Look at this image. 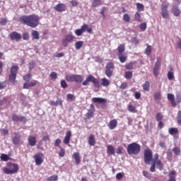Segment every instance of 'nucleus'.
Returning <instances> with one entry per match:
<instances>
[{
	"label": "nucleus",
	"mask_w": 181,
	"mask_h": 181,
	"mask_svg": "<svg viewBox=\"0 0 181 181\" xmlns=\"http://www.w3.org/2000/svg\"><path fill=\"white\" fill-rule=\"evenodd\" d=\"M90 107V109L88 110V112L86 115L88 119H91L94 117V112H95L94 105L91 104Z\"/></svg>",
	"instance_id": "obj_16"
},
{
	"label": "nucleus",
	"mask_w": 181,
	"mask_h": 181,
	"mask_svg": "<svg viewBox=\"0 0 181 181\" xmlns=\"http://www.w3.org/2000/svg\"><path fill=\"white\" fill-rule=\"evenodd\" d=\"M74 35L71 33L66 35L64 39L62 40V45L64 47H67L69 43H71V42L74 40Z\"/></svg>",
	"instance_id": "obj_12"
},
{
	"label": "nucleus",
	"mask_w": 181,
	"mask_h": 181,
	"mask_svg": "<svg viewBox=\"0 0 181 181\" xmlns=\"http://www.w3.org/2000/svg\"><path fill=\"white\" fill-rule=\"evenodd\" d=\"M117 56L120 63H125V62H127V59L128 57L127 54H118Z\"/></svg>",
	"instance_id": "obj_28"
},
{
	"label": "nucleus",
	"mask_w": 181,
	"mask_h": 181,
	"mask_svg": "<svg viewBox=\"0 0 181 181\" xmlns=\"http://www.w3.org/2000/svg\"><path fill=\"white\" fill-rule=\"evenodd\" d=\"M139 28L142 32H145V30H146V23H141Z\"/></svg>",
	"instance_id": "obj_58"
},
{
	"label": "nucleus",
	"mask_w": 181,
	"mask_h": 181,
	"mask_svg": "<svg viewBox=\"0 0 181 181\" xmlns=\"http://www.w3.org/2000/svg\"><path fill=\"white\" fill-rule=\"evenodd\" d=\"M43 157H44V155L42 153H37L33 156L35 165H37V166H40V165L43 163Z\"/></svg>",
	"instance_id": "obj_14"
},
{
	"label": "nucleus",
	"mask_w": 181,
	"mask_h": 181,
	"mask_svg": "<svg viewBox=\"0 0 181 181\" xmlns=\"http://www.w3.org/2000/svg\"><path fill=\"white\" fill-rule=\"evenodd\" d=\"M18 70H19V66L18 64L13 65L10 69V74H18Z\"/></svg>",
	"instance_id": "obj_26"
},
{
	"label": "nucleus",
	"mask_w": 181,
	"mask_h": 181,
	"mask_svg": "<svg viewBox=\"0 0 181 181\" xmlns=\"http://www.w3.org/2000/svg\"><path fill=\"white\" fill-rule=\"evenodd\" d=\"M162 98V94L160 92L157 91L154 93V100H160Z\"/></svg>",
	"instance_id": "obj_49"
},
{
	"label": "nucleus",
	"mask_w": 181,
	"mask_h": 181,
	"mask_svg": "<svg viewBox=\"0 0 181 181\" xmlns=\"http://www.w3.org/2000/svg\"><path fill=\"white\" fill-rule=\"evenodd\" d=\"M14 135L16 136H14L12 139L13 144L14 145H19V142H21V136H19V134H18V132H14Z\"/></svg>",
	"instance_id": "obj_24"
},
{
	"label": "nucleus",
	"mask_w": 181,
	"mask_h": 181,
	"mask_svg": "<svg viewBox=\"0 0 181 181\" xmlns=\"http://www.w3.org/2000/svg\"><path fill=\"white\" fill-rule=\"evenodd\" d=\"M142 174H143V175H144L145 177H146L147 179H151V175L150 173H148V172L146 171V170H144V171L142 172Z\"/></svg>",
	"instance_id": "obj_60"
},
{
	"label": "nucleus",
	"mask_w": 181,
	"mask_h": 181,
	"mask_svg": "<svg viewBox=\"0 0 181 181\" xmlns=\"http://www.w3.org/2000/svg\"><path fill=\"white\" fill-rule=\"evenodd\" d=\"M175 175H176V171H170V173L168 174V176L170 177L168 181H176V177H175Z\"/></svg>",
	"instance_id": "obj_32"
},
{
	"label": "nucleus",
	"mask_w": 181,
	"mask_h": 181,
	"mask_svg": "<svg viewBox=\"0 0 181 181\" xmlns=\"http://www.w3.org/2000/svg\"><path fill=\"white\" fill-rule=\"evenodd\" d=\"M168 8H169V3L168 1H165L161 4V16L163 19H168L169 18Z\"/></svg>",
	"instance_id": "obj_9"
},
{
	"label": "nucleus",
	"mask_w": 181,
	"mask_h": 181,
	"mask_svg": "<svg viewBox=\"0 0 181 181\" xmlns=\"http://www.w3.org/2000/svg\"><path fill=\"white\" fill-rule=\"evenodd\" d=\"M50 105H52L53 107H63V100L59 99L57 101H50L49 103Z\"/></svg>",
	"instance_id": "obj_23"
},
{
	"label": "nucleus",
	"mask_w": 181,
	"mask_h": 181,
	"mask_svg": "<svg viewBox=\"0 0 181 181\" xmlns=\"http://www.w3.org/2000/svg\"><path fill=\"white\" fill-rule=\"evenodd\" d=\"M173 152H174L175 155L179 156L180 155V148L179 147H175L173 148Z\"/></svg>",
	"instance_id": "obj_55"
},
{
	"label": "nucleus",
	"mask_w": 181,
	"mask_h": 181,
	"mask_svg": "<svg viewBox=\"0 0 181 181\" xmlns=\"http://www.w3.org/2000/svg\"><path fill=\"white\" fill-rule=\"evenodd\" d=\"M9 37L11 40L19 42L20 40H22V34L16 31H13L9 34Z\"/></svg>",
	"instance_id": "obj_13"
},
{
	"label": "nucleus",
	"mask_w": 181,
	"mask_h": 181,
	"mask_svg": "<svg viewBox=\"0 0 181 181\" xmlns=\"http://www.w3.org/2000/svg\"><path fill=\"white\" fill-rule=\"evenodd\" d=\"M90 81L93 83V84H94L95 87H96L97 88H100V87H101L100 81H98V79L95 78V77H94V76L93 75H88L86 77V80L82 83V85L88 86V83H90Z\"/></svg>",
	"instance_id": "obj_6"
},
{
	"label": "nucleus",
	"mask_w": 181,
	"mask_h": 181,
	"mask_svg": "<svg viewBox=\"0 0 181 181\" xmlns=\"http://www.w3.org/2000/svg\"><path fill=\"white\" fill-rule=\"evenodd\" d=\"M54 9L57 11V12H64L66 11V4H58L54 7Z\"/></svg>",
	"instance_id": "obj_20"
},
{
	"label": "nucleus",
	"mask_w": 181,
	"mask_h": 181,
	"mask_svg": "<svg viewBox=\"0 0 181 181\" xmlns=\"http://www.w3.org/2000/svg\"><path fill=\"white\" fill-rule=\"evenodd\" d=\"M16 74H10L8 76V80L10 83H15L16 80Z\"/></svg>",
	"instance_id": "obj_43"
},
{
	"label": "nucleus",
	"mask_w": 181,
	"mask_h": 181,
	"mask_svg": "<svg viewBox=\"0 0 181 181\" xmlns=\"http://www.w3.org/2000/svg\"><path fill=\"white\" fill-rule=\"evenodd\" d=\"M8 86V82L6 81L0 82V90H4Z\"/></svg>",
	"instance_id": "obj_54"
},
{
	"label": "nucleus",
	"mask_w": 181,
	"mask_h": 181,
	"mask_svg": "<svg viewBox=\"0 0 181 181\" xmlns=\"http://www.w3.org/2000/svg\"><path fill=\"white\" fill-rule=\"evenodd\" d=\"M149 88H151V83L147 81L143 84V89L144 91H149Z\"/></svg>",
	"instance_id": "obj_40"
},
{
	"label": "nucleus",
	"mask_w": 181,
	"mask_h": 181,
	"mask_svg": "<svg viewBox=\"0 0 181 181\" xmlns=\"http://www.w3.org/2000/svg\"><path fill=\"white\" fill-rule=\"evenodd\" d=\"M22 37L23 40H29V39L30 38V35H29V33L25 32L23 33Z\"/></svg>",
	"instance_id": "obj_48"
},
{
	"label": "nucleus",
	"mask_w": 181,
	"mask_h": 181,
	"mask_svg": "<svg viewBox=\"0 0 181 181\" xmlns=\"http://www.w3.org/2000/svg\"><path fill=\"white\" fill-rule=\"evenodd\" d=\"M51 80H56L57 78V73L52 71L49 74Z\"/></svg>",
	"instance_id": "obj_52"
},
{
	"label": "nucleus",
	"mask_w": 181,
	"mask_h": 181,
	"mask_svg": "<svg viewBox=\"0 0 181 181\" xmlns=\"http://www.w3.org/2000/svg\"><path fill=\"white\" fill-rule=\"evenodd\" d=\"M127 151L129 155H138L141 152V145L133 142L127 146Z\"/></svg>",
	"instance_id": "obj_4"
},
{
	"label": "nucleus",
	"mask_w": 181,
	"mask_h": 181,
	"mask_svg": "<svg viewBox=\"0 0 181 181\" xmlns=\"http://www.w3.org/2000/svg\"><path fill=\"white\" fill-rule=\"evenodd\" d=\"M84 33L83 32V30L81 29H76L75 30V34L76 35V36H81Z\"/></svg>",
	"instance_id": "obj_62"
},
{
	"label": "nucleus",
	"mask_w": 181,
	"mask_h": 181,
	"mask_svg": "<svg viewBox=\"0 0 181 181\" xmlns=\"http://www.w3.org/2000/svg\"><path fill=\"white\" fill-rule=\"evenodd\" d=\"M117 52H118V54H122V53L125 52V45L122 44L119 45L117 47Z\"/></svg>",
	"instance_id": "obj_37"
},
{
	"label": "nucleus",
	"mask_w": 181,
	"mask_h": 181,
	"mask_svg": "<svg viewBox=\"0 0 181 181\" xmlns=\"http://www.w3.org/2000/svg\"><path fill=\"white\" fill-rule=\"evenodd\" d=\"M167 98L170 101L172 107H177V104H180L181 103V93H178L176 94V98L175 100V95L172 93L167 94Z\"/></svg>",
	"instance_id": "obj_5"
},
{
	"label": "nucleus",
	"mask_w": 181,
	"mask_h": 181,
	"mask_svg": "<svg viewBox=\"0 0 181 181\" xmlns=\"http://www.w3.org/2000/svg\"><path fill=\"white\" fill-rule=\"evenodd\" d=\"M88 144L90 146H94L95 145V139H94V135L91 134L89 136Z\"/></svg>",
	"instance_id": "obj_31"
},
{
	"label": "nucleus",
	"mask_w": 181,
	"mask_h": 181,
	"mask_svg": "<svg viewBox=\"0 0 181 181\" xmlns=\"http://www.w3.org/2000/svg\"><path fill=\"white\" fill-rule=\"evenodd\" d=\"M12 120L14 122H19V121L21 122H26L27 121L26 117H25V116H18V115H13Z\"/></svg>",
	"instance_id": "obj_17"
},
{
	"label": "nucleus",
	"mask_w": 181,
	"mask_h": 181,
	"mask_svg": "<svg viewBox=\"0 0 181 181\" xmlns=\"http://www.w3.org/2000/svg\"><path fill=\"white\" fill-rule=\"evenodd\" d=\"M57 179H58L57 175H52V176L48 177L47 179V181H56V180H57Z\"/></svg>",
	"instance_id": "obj_63"
},
{
	"label": "nucleus",
	"mask_w": 181,
	"mask_h": 181,
	"mask_svg": "<svg viewBox=\"0 0 181 181\" xmlns=\"http://www.w3.org/2000/svg\"><path fill=\"white\" fill-rule=\"evenodd\" d=\"M31 35L33 36V39H35V40H39V39H40L39 32H37V30H33L31 33Z\"/></svg>",
	"instance_id": "obj_33"
},
{
	"label": "nucleus",
	"mask_w": 181,
	"mask_h": 181,
	"mask_svg": "<svg viewBox=\"0 0 181 181\" xmlns=\"http://www.w3.org/2000/svg\"><path fill=\"white\" fill-rule=\"evenodd\" d=\"M171 12L174 15V16H180L181 11L177 6H173L171 8Z\"/></svg>",
	"instance_id": "obj_21"
},
{
	"label": "nucleus",
	"mask_w": 181,
	"mask_h": 181,
	"mask_svg": "<svg viewBox=\"0 0 181 181\" xmlns=\"http://www.w3.org/2000/svg\"><path fill=\"white\" fill-rule=\"evenodd\" d=\"M124 77L127 80H131L132 78V71H128L124 73Z\"/></svg>",
	"instance_id": "obj_44"
},
{
	"label": "nucleus",
	"mask_w": 181,
	"mask_h": 181,
	"mask_svg": "<svg viewBox=\"0 0 181 181\" xmlns=\"http://www.w3.org/2000/svg\"><path fill=\"white\" fill-rule=\"evenodd\" d=\"M127 110L129 112H133L134 114L138 112V110H136V107L132 104L128 105Z\"/></svg>",
	"instance_id": "obj_30"
},
{
	"label": "nucleus",
	"mask_w": 181,
	"mask_h": 181,
	"mask_svg": "<svg viewBox=\"0 0 181 181\" xmlns=\"http://www.w3.org/2000/svg\"><path fill=\"white\" fill-rule=\"evenodd\" d=\"M173 69H170V71L168 72V80H173L175 78V75H173Z\"/></svg>",
	"instance_id": "obj_47"
},
{
	"label": "nucleus",
	"mask_w": 181,
	"mask_h": 181,
	"mask_svg": "<svg viewBox=\"0 0 181 181\" xmlns=\"http://www.w3.org/2000/svg\"><path fill=\"white\" fill-rule=\"evenodd\" d=\"M123 21H124V22H129L131 21V18L128 13L124 14Z\"/></svg>",
	"instance_id": "obj_56"
},
{
	"label": "nucleus",
	"mask_w": 181,
	"mask_h": 181,
	"mask_svg": "<svg viewBox=\"0 0 181 181\" xmlns=\"http://www.w3.org/2000/svg\"><path fill=\"white\" fill-rule=\"evenodd\" d=\"M114 63L110 62H108L107 64H106V66H105V74L107 76V77H108L109 78H111V77L112 76V70H114Z\"/></svg>",
	"instance_id": "obj_11"
},
{
	"label": "nucleus",
	"mask_w": 181,
	"mask_h": 181,
	"mask_svg": "<svg viewBox=\"0 0 181 181\" xmlns=\"http://www.w3.org/2000/svg\"><path fill=\"white\" fill-rule=\"evenodd\" d=\"M144 53L146 54V56H151V54L152 53V47H151L149 45H147Z\"/></svg>",
	"instance_id": "obj_39"
},
{
	"label": "nucleus",
	"mask_w": 181,
	"mask_h": 181,
	"mask_svg": "<svg viewBox=\"0 0 181 181\" xmlns=\"http://www.w3.org/2000/svg\"><path fill=\"white\" fill-rule=\"evenodd\" d=\"M136 9L139 12H144L145 11V6L141 3H136Z\"/></svg>",
	"instance_id": "obj_36"
},
{
	"label": "nucleus",
	"mask_w": 181,
	"mask_h": 181,
	"mask_svg": "<svg viewBox=\"0 0 181 181\" xmlns=\"http://www.w3.org/2000/svg\"><path fill=\"white\" fill-rule=\"evenodd\" d=\"M60 151L59 153V155L61 158H63V156H64V155H66V150L64 148H63L62 147H60Z\"/></svg>",
	"instance_id": "obj_57"
},
{
	"label": "nucleus",
	"mask_w": 181,
	"mask_h": 181,
	"mask_svg": "<svg viewBox=\"0 0 181 181\" xmlns=\"http://www.w3.org/2000/svg\"><path fill=\"white\" fill-rule=\"evenodd\" d=\"M92 103L94 104H102V108L107 107V100L103 98H93Z\"/></svg>",
	"instance_id": "obj_15"
},
{
	"label": "nucleus",
	"mask_w": 181,
	"mask_h": 181,
	"mask_svg": "<svg viewBox=\"0 0 181 181\" xmlns=\"http://www.w3.org/2000/svg\"><path fill=\"white\" fill-rule=\"evenodd\" d=\"M156 121L160 122L163 119V115H162L160 112H158L156 114Z\"/></svg>",
	"instance_id": "obj_53"
},
{
	"label": "nucleus",
	"mask_w": 181,
	"mask_h": 181,
	"mask_svg": "<svg viewBox=\"0 0 181 181\" xmlns=\"http://www.w3.org/2000/svg\"><path fill=\"white\" fill-rule=\"evenodd\" d=\"M67 100H71V101H74L76 100V97H74V95L69 93L66 95Z\"/></svg>",
	"instance_id": "obj_59"
},
{
	"label": "nucleus",
	"mask_w": 181,
	"mask_h": 181,
	"mask_svg": "<svg viewBox=\"0 0 181 181\" xmlns=\"http://www.w3.org/2000/svg\"><path fill=\"white\" fill-rule=\"evenodd\" d=\"M168 132L170 135H176V134H179V129H177V128L175 127H172L168 129Z\"/></svg>",
	"instance_id": "obj_34"
},
{
	"label": "nucleus",
	"mask_w": 181,
	"mask_h": 181,
	"mask_svg": "<svg viewBox=\"0 0 181 181\" xmlns=\"http://www.w3.org/2000/svg\"><path fill=\"white\" fill-rule=\"evenodd\" d=\"M61 144H62V139H57L56 141H54V146H57L58 148H62V146H60Z\"/></svg>",
	"instance_id": "obj_61"
},
{
	"label": "nucleus",
	"mask_w": 181,
	"mask_h": 181,
	"mask_svg": "<svg viewBox=\"0 0 181 181\" xmlns=\"http://www.w3.org/2000/svg\"><path fill=\"white\" fill-rule=\"evenodd\" d=\"M8 23V20L6 18H0V25L1 26H5Z\"/></svg>",
	"instance_id": "obj_51"
},
{
	"label": "nucleus",
	"mask_w": 181,
	"mask_h": 181,
	"mask_svg": "<svg viewBox=\"0 0 181 181\" xmlns=\"http://www.w3.org/2000/svg\"><path fill=\"white\" fill-rule=\"evenodd\" d=\"M73 158L75 159V162L76 165H79L81 160L80 159V153L76 152L73 155Z\"/></svg>",
	"instance_id": "obj_29"
},
{
	"label": "nucleus",
	"mask_w": 181,
	"mask_h": 181,
	"mask_svg": "<svg viewBox=\"0 0 181 181\" xmlns=\"http://www.w3.org/2000/svg\"><path fill=\"white\" fill-rule=\"evenodd\" d=\"M124 177V173H119L116 175V179L117 180H121Z\"/></svg>",
	"instance_id": "obj_64"
},
{
	"label": "nucleus",
	"mask_w": 181,
	"mask_h": 181,
	"mask_svg": "<svg viewBox=\"0 0 181 181\" xmlns=\"http://www.w3.org/2000/svg\"><path fill=\"white\" fill-rule=\"evenodd\" d=\"M23 78L24 81H25V83L23 84V88L25 90H29L30 87H35V86L37 84V81L36 80H33L31 82H29L32 79V74L30 73L25 75Z\"/></svg>",
	"instance_id": "obj_3"
},
{
	"label": "nucleus",
	"mask_w": 181,
	"mask_h": 181,
	"mask_svg": "<svg viewBox=\"0 0 181 181\" xmlns=\"http://www.w3.org/2000/svg\"><path fill=\"white\" fill-rule=\"evenodd\" d=\"M81 30H82L83 33H84V32H87L88 33H93V28H88V25H87V24H83L81 27Z\"/></svg>",
	"instance_id": "obj_25"
},
{
	"label": "nucleus",
	"mask_w": 181,
	"mask_h": 181,
	"mask_svg": "<svg viewBox=\"0 0 181 181\" xmlns=\"http://www.w3.org/2000/svg\"><path fill=\"white\" fill-rule=\"evenodd\" d=\"M0 159L4 162H8V160H9V156L5 153H3L1 155Z\"/></svg>",
	"instance_id": "obj_45"
},
{
	"label": "nucleus",
	"mask_w": 181,
	"mask_h": 181,
	"mask_svg": "<svg viewBox=\"0 0 181 181\" xmlns=\"http://www.w3.org/2000/svg\"><path fill=\"white\" fill-rule=\"evenodd\" d=\"M144 163H146V165H149V163L153 160V154L152 153V150L150 148H146L144 150Z\"/></svg>",
	"instance_id": "obj_8"
},
{
	"label": "nucleus",
	"mask_w": 181,
	"mask_h": 181,
	"mask_svg": "<svg viewBox=\"0 0 181 181\" xmlns=\"http://www.w3.org/2000/svg\"><path fill=\"white\" fill-rule=\"evenodd\" d=\"M117 125H118V121H117V119H114L110 120L108 124L109 129H115Z\"/></svg>",
	"instance_id": "obj_22"
},
{
	"label": "nucleus",
	"mask_w": 181,
	"mask_h": 181,
	"mask_svg": "<svg viewBox=\"0 0 181 181\" xmlns=\"http://www.w3.org/2000/svg\"><path fill=\"white\" fill-rule=\"evenodd\" d=\"M156 166H157V168L160 170H162L163 169V163H162V160H153V164L151 165V166L150 168V172H155Z\"/></svg>",
	"instance_id": "obj_10"
},
{
	"label": "nucleus",
	"mask_w": 181,
	"mask_h": 181,
	"mask_svg": "<svg viewBox=\"0 0 181 181\" xmlns=\"http://www.w3.org/2000/svg\"><path fill=\"white\" fill-rule=\"evenodd\" d=\"M40 21V17L37 15H30V16H22L19 18V21L23 23V25H26L30 26V28H36L39 25V22Z\"/></svg>",
	"instance_id": "obj_1"
},
{
	"label": "nucleus",
	"mask_w": 181,
	"mask_h": 181,
	"mask_svg": "<svg viewBox=\"0 0 181 181\" xmlns=\"http://www.w3.org/2000/svg\"><path fill=\"white\" fill-rule=\"evenodd\" d=\"M177 122L178 125H181V110L178 111L177 115Z\"/></svg>",
	"instance_id": "obj_50"
},
{
	"label": "nucleus",
	"mask_w": 181,
	"mask_h": 181,
	"mask_svg": "<svg viewBox=\"0 0 181 181\" xmlns=\"http://www.w3.org/2000/svg\"><path fill=\"white\" fill-rule=\"evenodd\" d=\"M101 5V0H93L92 6L93 8H97Z\"/></svg>",
	"instance_id": "obj_41"
},
{
	"label": "nucleus",
	"mask_w": 181,
	"mask_h": 181,
	"mask_svg": "<svg viewBox=\"0 0 181 181\" xmlns=\"http://www.w3.org/2000/svg\"><path fill=\"white\" fill-rule=\"evenodd\" d=\"M65 78L66 81H69V83H73L75 81V83H83V81L84 80V76L82 75H66L65 76Z\"/></svg>",
	"instance_id": "obj_7"
},
{
	"label": "nucleus",
	"mask_w": 181,
	"mask_h": 181,
	"mask_svg": "<svg viewBox=\"0 0 181 181\" xmlns=\"http://www.w3.org/2000/svg\"><path fill=\"white\" fill-rule=\"evenodd\" d=\"M71 139V131L69 130L66 133V136L63 140V142L65 145H69Z\"/></svg>",
	"instance_id": "obj_19"
},
{
	"label": "nucleus",
	"mask_w": 181,
	"mask_h": 181,
	"mask_svg": "<svg viewBox=\"0 0 181 181\" xmlns=\"http://www.w3.org/2000/svg\"><path fill=\"white\" fill-rule=\"evenodd\" d=\"M135 64V62H129L124 65V68L126 70H134V65Z\"/></svg>",
	"instance_id": "obj_38"
},
{
	"label": "nucleus",
	"mask_w": 181,
	"mask_h": 181,
	"mask_svg": "<svg viewBox=\"0 0 181 181\" xmlns=\"http://www.w3.org/2000/svg\"><path fill=\"white\" fill-rule=\"evenodd\" d=\"M134 19L136 22H142V17H141V14L139 12H136L134 14Z\"/></svg>",
	"instance_id": "obj_42"
},
{
	"label": "nucleus",
	"mask_w": 181,
	"mask_h": 181,
	"mask_svg": "<svg viewBox=\"0 0 181 181\" xmlns=\"http://www.w3.org/2000/svg\"><path fill=\"white\" fill-rule=\"evenodd\" d=\"M107 153L109 155H115V149L112 145L107 146Z\"/></svg>",
	"instance_id": "obj_27"
},
{
	"label": "nucleus",
	"mask_w": 181,
	"mask_h": 181,
	"mask_svg": "<svg viewBox=\"0 0 181 181\" xmlns=\"http://www.w3.org/2000/svg\"><path fill=\"white\" fill-rule=\"evenodd\" d=\"M7 166L4 167L3 168V172L6 175H13L15 173H18V170H19V166L16 163H8Z\"/></svg>",
	"instance_id": "obj_2"
},
{
	"label": "nucleus",
	"mask_w": 181,
	"mask_h": 181,
	"mask_svg": "<svg viewBox=\"0 0 181 181\" xmlns=\"http://www.w3.org/2000/svg\"><path fill=\"white\" fill-rule=\"evenodd\" d=\"M102 86H103V87H108V86H110V81L106 78H102Z\"/></svg>",
	"instance_id": "obj_46"
},
{
	"label": "nucleus",
	"mask_w": 181,
	"mask_h": 181,
	"mask_svg": "<svg viewBox=\"0 0 181 181\" xmlns=\"http://www.w3.org/2000/svg\"><path fill=\"white\" fill-rule=\"evenodd\" d=\"M82 46H84V41H77L75 43V49L76 50H80Z\"/></svg>",
	"instance_id": "obj_35"
},
{
	"label": "nucleus",
	"mask_w": 181,
	"mask_h": 181,
	"mask_svg": "<svg viewBox=\"0 0 181 181\" xmlns=\"http://www.w3.org/2000/svg\"><path fill=\"white\" fill-rule=\"evenodd\" d=\"M28 144L30 146H36V144H37L36 136L33 135L29 136L28 138Z\"/></svg>",
	"instance_id": "obj_18"
}]
</instances>
